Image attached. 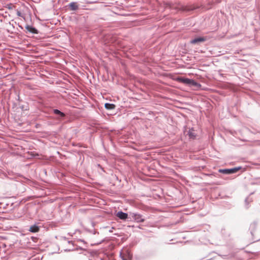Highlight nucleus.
I'll use <instances>...</instances> for the list:
<instances>
[{
	"label": "nucleus",
	"instance_id": "4",
	"mask_svg": "<svg viewBox=\"0 0 260 260\" xmlns=\"http://www.w3.org/2000/svg\"><path fill=\"white\" fill-rule=\"evenodd\" d=\"M116 216L121 219H125L127 218V214L121 211L117 212Z\"/></svg>",
	"mask_w": 260,
	"mask_h": 260
},
{
	"label": "nucleus",
	"instance_id": "7",
	"mask_svg": "<svg viewBox=\"0 0 260 260\" xmlns=\"http://www.w3.org/2000/svg\"><path fill=\"white\" fill-rule=\"evenodd\" d=\"M188 135L190 139H194L196 137V134L193 128L189 129L188 132Z\"/></svg>",
	"mask_w": 260,
	"mask_h": 260
},
{
	"label": "nucleus",
	"instance_id": "12",
	"mask_svg": "<svg viewBox=\"0 0 260 260\" xmlns=\"http://www.w3.org/2000/svg\"><path fill=\"white\" fill-rule=\"evenodd\" d=\"M190 85H193V86H200V85L199 83H198L197 82H196L193 80H192L191 83H190Z\"/></svg>",
	"mask_w": 260,
	"mask_h": 260
},
{
	"label": "nucleus",
	"instance_id": "9",
	"mask_svg": "<svg viewBox=\"0 0 260 260\" xmlns=\"http://www.w3.org/2000/svg\"><path fill=\"white\" fill-rule=\"evenodd\" d=\"M105 107L107 110H112L115 108V106L113 104L106 103L105 104Z\"/></svg>",
	"mask_w": 260,
	"mask_h": 260
},
{
	"label": "nucleus",
	"instance_id": "10",
	"mask_svg": "<svg viewBox=\"0 0 260 260\" xmlns=\"http://www.w3.org/2000/svg\"><path fill=\"white\" fill-rule=\"evenodd\" d=\"M135 219L137 220L138 221H141L143 222L144 219L141 218V217L140 215H135Z\"/></svg>",
	"mask_w": 260,
	"mask_h": 260
},
{
	"label": "nucleus",
	"instance_id": "5",
	"mask_svg": "<svg viewBox=\"0 0 260 260\" xmlns=\"http://www.w3.org/2000/svg\"><path fill=\"white\" fill-rule=\"evenodd\" d=\"M69 7L71 10L75 11L78 9V6L75 2H72L69 4Z\"/></svg>",
	"mask_w": 260,
	"mask_h": 260
},
{
	"label": "nucleus",
	"instance_id": "3",
	"mask_svg": "<svg viewBox=\"0 0 260 260\" xmlns=\"http://www.w3.org/2000/svg\"><path fill=\"white\" fill-rule=\"evenodd\" d=\"M205 39L203 37H199L194 38L190 41V43L192 44H196L200 42H204Z\"/></svg>",
	"mask_w": 260,
	"mask_h": 260
},
{
	"label": "nucleus",
	"instance_id": "6",
	"mask_svg": "<svg viewBox=\"0 0 260 260\" xmlns=\"http://www.w3.org/2000/svg\"><path fill=\"white\" fill-rule=\"evenodd\" d=\"M40 231V228L36 225H33L30 226L29 231H30L31 233H37L38 232Z\"/></svg>",
	"mask_w": 260,
	"mask_h": 260
},
{
	"label": "nucleus",
	"instance_id": "11",
	"mask_svg": "<svg viewBox=\"0 0 260 260\" xmlns=\"http://www.w3.org/2000/svg\"><path fill=\"white\" fill-rule=\"evenodd\" d=\"M191 81H192L191 79H189L188 78L183 79L182 80V81L183 83H184L185 84H189V85L190 84V83H191Z\"/></svg>",
	"mask_w": 260,
	"mask_h": 260
},
{
	"label": "nucleus",
	"instance_id": "2",
	"mask_svg": "<svg viewBox=\"0 0 260 260\" xmlns=\"http://www.w3.org/2000/svg\"><path fill=\"white\" fill-rule=\"evenodd\" d=\"M25 28L27 30V31H28L32 34H38V30L31 25H27L25 26Z\"/></svg>",
	"mask_w": 260,
	"mask_h": 260
},
{
	"label": "nucleus",
	"instance_id": "13",
	"mask_svg": "<svg viewBox=\"0 0 260 260\" xmlns=\"http://www.w3.org/2000/svg\"><path fill=\"white\" fill-rule=\"evenodd\" d=\"M17 15L18 16H21V13L19 11H17Z\"/></svg>",
	"mask_w": 260,
	"mask_h": 260
},
{
	"label": "nucleus",
	"instance_id": "8",
	"mask_svg": "<svg viewBox=\"0 0 260 260\" xmlns=\"http://www.w3.org/2000/svg\"><path fill=\"white\" fill-rule=\"evenodd\" d=\"M53 113L56 115H58L60 117H64L65 116L64 113L61 112L58 109L53 110Z\"/></svg>",
	"mask_w": 260,
	"mask_h": 260
},
{
	"label": "nucleus",
	"instance_id": "1",
	"mask_svg": "<svg viewBox=\"0 0 260 260\" xmlns=\"http://www.w3.org/2000/svg\"><path fill=\"white\" fill-rule=\"evenodd\" d=\"M241 169V167H236L232 169H220L219 172L225 174H233L237 172Z\"/></svg>",
	"mask_w": 260,
	"mask_h": 260
}]
</instances>
